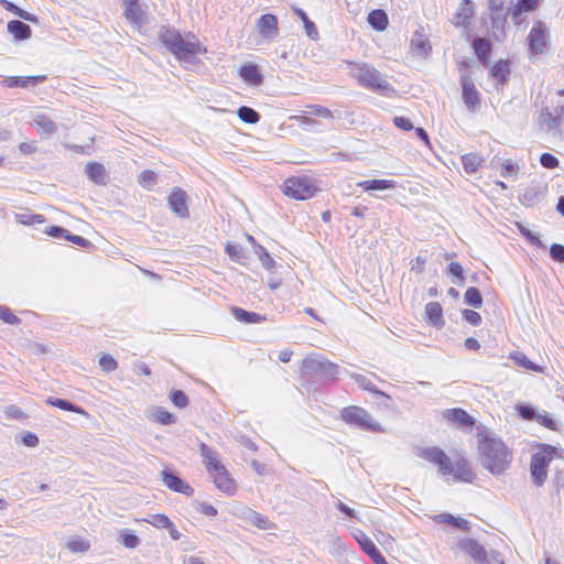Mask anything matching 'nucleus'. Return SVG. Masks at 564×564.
I'll return each instance as SVG.
<instances>
[{"mask_svg": "<svg viewBox=\"0 0 564 564\" xmlns=\"http://www.w3.org/2000/svg\"><path fill=\"white\" fill-rule=\"evenodd\" d=\"M421 457L437 466L438 473L443 477L453 476L454 481L471 484L476 478V474L465 457L460 456L452 462L446 453L437 446L423 448Z\"/></svg>", "mask_w": 564, "mask_h": 564, "instance_id": "obj_1", "label": "nucleus"}, {"mask_svg": "<svg viewBox=\"0 0 564 564\" xmlns=\"http://www.w3.org/2000/svg\"><path fill=\"white\" fill-rule=\"evenodd\" d=\"M479 453L481 465L492 475H500L508 469L511 463V454L499 437L490 434L480 435Z\"/></svg>", "mask_w": 564, "mask_h": 564, "instance_id": "obj_2", "label": "nucleus"}, {"mask_svg": "<svg viewBox=\"0 0 564 564\" xmlns=\"http://www.w3.org/2000/svg\"><path fill=\"white\" fill-rule=\"evenodd\" d=\"M347 65L349 67V75L359 86L386 97H390L395 93V89L384 76L372 65L351 61H348Z\"/></svg>", "mask_w": 564, "mask_h": 564, "instance_id": "obj_3", "label": "nucleus"}, {"mask_svg": "<svg viewBox=\"0 0 564 564\" xmlns=\"http://www.w3.org/2000/svg\"><path fill=\"white\" fill-rule=\"evenodd\" d=\"M159 40L180 62L194 63L197 54L206 52L198 41H185L175 29L163 26L160 30Z\"/></svg>", "mask_w": 564, "mask_h": 564, "instance_id": "obj_4", "label": "nucleus"}, {"mask_svg": "<svg viewBox=\"0 0 564 564\" xmlns=\"http://www.w3.org/2000/svg\"><path fill=\"white\" fill-rule=\"evenodd\" d=\"M539 130L552 142L564 139V105L543 106L536 120Z\"/></svg>", "mask_w": 564, "mask_h": 564, "instance_id": "obj_5", "label": "nucleus"}, {"mask_svg": "<svg viewBox=\"0 0 564 564\" xmlns=\"http://www.w3.org/2000/svg\"><path fill=\"white\" fill-rule=\"evenodd\" d=\"M199 453L203 463L214 479L215 486L227 495H234L236 485L226 467L217 460L213 449L205 443L199 444Z\"/></svg>", "mask_w": 564, "mask_h": 564, "instance_id": "obj_6", "label": "nucleus"}, {"mask_svg": "<svg viewBox=\"0 0 564 564\" xmlns=\"http://www.w3.org/2000/svg\"><path fill=\"white\" fill-rule=\"evenodd\" d=\"M539 448L531 456L530 476L536 487H542L547 479L549 466L557 455V447L550 444H539Z\"/></svg>", "mask_w": 564, "mask_h": 564, "instance_id": "obj_7", "label": "nucleus"}, {"mask_svg": "<svg viewBox=\"0 0 564 564\" xmlns=\"http://www.w3.org/2000/svg\"><path fill=\"white\" fill-rule=\"evenodd\" d=\"M301 370L304 376L328 381L336 379L339 367L322 355L313 352L303 359Z\"/></svg>", "mask_w": 564, "mask_h": 564, "instance_id": "obj_8", "label": "nucleus"}, {"mask_svg": "<svg viewBox=\"0 0 564 564\" xmlns=\"http://www.w3.org/2000/svg\"><path fill=\"white\" fill-rule=\"evenodd\" d=\"M339 417L349 426L357 427L361 431H370L382 433V425L372 419V415L364 408L357 405H348L340 410Z\"/></svg>", "mask_w": 564, "mask_h": 564, "instance_id": "obj_9", "label": "nucleus"}, {"mask_svg": "<svg viewBox=\"0 0 564 564\" xmlns=\"http://www.w3.org/2000/svg\"><path fill=\"white\" fill-rule=\"evenodd\" d=\"M285 196L296 200H305L312 198L317 192V187L312 180L306 176H293L285 180L282 186Z\"/></svg>", "mask_w": 564, "mask_h": 564, "instance_id": "obj_10", "label": "nucleus"}, {"mask_svg": "<svg viewBox=\"0 0 564 564\" xmlns=\"http://www.w3.org/2000/svg\"><path fill=\"white\" fill-rule=\"evenodd\" d=\"M549 43V33L545 23L542 21L534 22L528 35L529 51L533 55H540L545 52Z\"/></svg>", "mask_w": 564, "mask_h": 564, "instance_id": "obj_11", "label": "nucleus"}, {"mask_svg": "<svg viewBox=\"0 0 564 564\" xmlns=\"http://www.w3.org/2000/svg\"><path fill=\"white\" fill-rule=\"evenodd\" d=\"M462 98L468 111L474 112L480 107V94L470 75L460 74Z\"/></svg>", "mask_w": 564, "mask_h": 564, "instance_id": "obj_12", "label": "nucleus"}, {"mask_svg": "<svg viewBox=\"0 0 564 564\" xmlns=\"http://www.w3.org/2000/svg\"><path fill=\"white\" fill-rule=\"evenodd\" d=\"M457 547L468 554L477 564H490L486 549L475 539L464 538L457 542Z\"/></svg>", "mask_w": 564, "mask_h": 564, "instance_id": "obj_13", "label": "nucleus"}, {"mask_svg": "<svg viewBox=\"0 0 564 564\" xmlns=\"http://www.w3.org/2000/svg\"><path fill=\"white\" fill-rule=\"evenodd\" d=\"M169 207L180 218H187L189 210L187 206V195L181 187H173L167 197Z\"/></svg>", "mask_w": 564, "mask_h": 564, "instance_id": "obj_14", "label": "nucleus"}, {"mask_svg": "<svg viewBox=\"0 0 564 564\" xmlns=\"http://www.w3.org/2000/svg\"><path fill=\"white\" fill-rule=\"evenodd\" d=\"M511 65L509 59H498L490 68V76L495 79L496 90H503L510 79Z\"/></svg>", "mask_w": 564, "mask_h": 564, "instance_id": "obj_15", "label": "nucleus"}, {"mask_svg": "<svg viewBox=\"0 0 564 564\" xmlns=\"http://www.w3.org/2000/svg\"><path fill=\"white\" fill-rule=\"evenodd\" d=\"M510 4L505 11L489 12V19L491 22L492 37L497 42H501L506 39V24L508 17L510 15Z\"/></svg>", "mask_w": 564, "mask_h": 564, "instance_id": "obj_16", "label": "nucleus"}, {"mask_svg": "<svg viewBox=\"0 0 564 564\" xmlns=\"http://www.w3.org/2000/svg\"><path fill=\"white\" fill-rule=\"evenodd\" d=\"M162 481L172 491L180 492L188 497L194 494V488L189 484L169 469L162 470Z\"/></svg>", "mask_w": 564, "mask_h": 564, "instance_id": "obj_17", "label": "nucleus"}, {"mask_svg": "<svg viewBox=\"0 0 564 564\" xmlns=\"http://www.w3.org/2000/svg\"><path fill=\"white\" fill-rule=\"evenodd\" d=\"M443 415L448 422L463 429L473 427L475 424V419L462 408L447 409Z\"/></svg>", "mask_w": 564, "mask_h": 564, "instance_id": "obj_18", "label": "nucleus"}, {"mask_svg": "<svg viewBox=\"0 0 564 564\" xmlns=\"http://www.w3.org/2000/svg\"><path fill=\"white\" fill-rule=\"evenodd\" d=\"M257 28L262 37L272 40L278 33V19L274 14H262L257 22Z\"/></svg>", "mask_w": 564, "mask_h": 564, "instance_id": "obj_19", "label": "nucleus"}, {"mask_svg": "<svg viewBox=\"0 0 564 564\" xmlns=\"http://www.w3.org/2000/svg\"><path fill=\"white\" fill-rule=\"evenodd\" d=\"M471 47L481 65L485 67L488 66L492 53L491 41L487 37L475 36L471 41Z\"/></svg>", "mask_w": 564, "mask_h": 564, "instance_id": "obj_20", "label": "nucleus"}, {"mask_svg": "<svg viewBox=\"0 0 564 564\" xmlns=\"http://www.w3.org/2000/svg\"><path fill=\"white\" fill-rule=\"evenodd\" d=\"M46 75L35 76H9L3 79V84L8 88H26L29 86H36L46 80Z\"/></svg>", "mask_w": 564, "mask_h": 564, "instance_id": "obj_21", "label": "nucleus"}, {"mask_svg": "<svg viewBox=\"0 0 564 564\" xmlns=\"http://www.w3.org/2000/svg\"><path fill=\"white\" fill-rule=\"evenodd\" d=\"M31 123L44 137L53 135L58 129L57 124L46 113L34 115Z\"/></svg>", "mask_w": 564, "mask_h": 564, "instance_id": "obj_22", "label": "nucleus"}, {"mask_svg": "<svg viewBox=\"0 0 564 564\" xmlns=\"http://www.w3.org/2000/svg\"><path fill=\"white\" fill-rule=\"evenodd\" d=\"M245 521L251 523L252 525H254L256 528L260 529V530H268V529H271L273 527V523L270 521V519L251 509V508H243L241 510V516H240Z\"/></svg>", "mask_w": 564, "mask_h": 564, "instance_id": "obj_23", "label": "nucleus"}, {"mask_svg": "<svg viewBox=\"0 0 564 564\" xmlns=\"http://www.w3.org/2000/svg\"><path fill=\"white\" fill-rule=\"evenodd\" d=\"M357 540L361 550L370 557L375 564H388L386 557L382 555L381 551L377 547L370 538L362 533L361 536Z\"/></svg>", "mask_w": 564, "mask_h": 564, "instance_id": "obj_24", "label": "nucleus"}, {"mask_svg": "<svg viewBox=\"0 0 564 564\" xmlns=\"http://www.w3.org/2000/svg\"><path fill=\"white\" fill-rule=\"evenodd\" d=\"M411 51L413 54L421 57H426L431 53V43L429 39L423 34L422 29L416 30L413 33V36L411 39Z\"/></svg>", "mask_w": 564, "mask_h": 564, "instance_id": "obj_25", "label": "nucleus"}, {"mask_svg": "<svg viewBox=\"0 0 564 564\" xmlns=\"http://www.w3.org/2000/svg\"><path fill=\"white\" fill-rule=\"evenodd\" d=\"M239 75L250 86H260L263 83V75L256 64H245L239 69Z\"/></svg>", "mask_w": 564, "mask_h": 564, "instance_id": "obj_26", "label": "nucleus"}, {"mask_svg": "<svg viewBox=\"0 0 564 564\" xmlns=\"http://www.w3.org/2000/svg\"><path fill=\"white\" fill-rule=\"evenodd\" d=\"M148 419L152 422L160 423L162 425H172L176 422V415L169 412L163 406H152L149 410Z\"/></svg>", "mask_w": 564, "mask_h": 564, "instance_id": "obj_27", "label": "nucleus"}, {"mask_svg": "<svg viewBox=\"0 0 564 564\" xmlns=\"http://www.w3.org/2000/svg\"><path fill=\"white\" fill-rule=\"evenodd\" d=\"M539 0H517L514 4L510 1V17L514 23H519V18L525 12H533L538 8Z\"/></svg>", "mask_w": 564, "mask_h": 564, "instance_id": "obj_28", "label": "nucleus"}, {"mask_svg": "<svg viewBox=\"0 0 564 564\" xmlns=\"http://www.w3.org/2000/svg\"><path fill=\"white\" fill-rule=\"evenodd\" d=\"M350 378L358 384L360 389L366 390L387 401H391V397L386 392L379 390L366 376L360 373H350Z\"/></svg>", "mask_w": 564, "mask_h": 564, "instance_id": "obj_29", "label": "nucleus"}, {"mask_svg": "<svg viewBox=\"0 0 564 564\" xmlns=\"http://www.w3.org/2000/svg\"><path fill=\"white\" fill-rule=\"evenodd\" d=\"M8 32L15 41H25L31 37V28L21 20H11L7 24Z\"/></svg>", "mask_w": 564, "mask_h": 564, "instance_id": "obj_30", "label": "nucleus"}, {"mask_svg": "<svg viewBox=\"0 0 564 564\" xmlns=\"http://www.w3.org/2000/svg\"><path fill=\"white\" fill-rule=\"evenodd\" d=\"M87 177L97 185H106V169L101 163L88 162L85 166Z\"/></svg>", "mask_w": 564, "mask_h": 564, "instance_id": "obj_31", "label": "nucleus"}, {"mask_svg": "<svg viewBox=\"0 0 564 564\" xmlns=\"http://www.w3.org/2000/svg\"><path fill=\"white\" fill-rule=\"evenodd\" d=\"M544 198V191L541 186L534 185L523 189L519 199L525 206H534Z\"/></svg>", "mask_w": 564, "mask_h": 564, "instance_id": "obj_32", "label": "nucleus"}, {"mask_svg": "<svg viewBox=\"0 0 564 564\" xmlns=\"http://www.w3.org/2000/svg\"><path fill=\"white\" fill-rule=\"evenodd\" d=\"M358 187H361L365 192L372 191H387L392 189L397 186L395 181L393 180H367L361 181L357 184Z\"/></svg>", "mask_w": 564, "mask_h": 564, "instance_id": "obj_33", "label": "nucleus"}, {"mask_svg": "<svg viewBox=\"0 0 564 564\" xmlns=\"http://www.w3.org/2000/svg\"><path fill=\"white\" fill-rule=\"evenodd\" d=\"M367 21L369 25L376 31H384L389 24L388 14L382 9L371 10L368 14Z\"/></svg>", "mask_w": 564, "mask_h": 564, "instance_id": "obj_34", "label": "nucleus"}, {"mask_svg": "<svg viewBox=\"0 0 564 564\" xmlns=\"http://www.w3.org/2000/svg\"><path fill=\"white\" fill-rule=\"evenodd\" d=\"M434 521L437 523H447L453 525L456 529L463 530V531H469L470 524L469 522L459 517H454L451 513H441L434 517Z\"/></svg>", "mask_w": 564, "mask_h": 564, "instance_id": "obj_35", "label": "nucleus"}, {"mask_svg": "<svg viewBox=\"0 0 564 564\" xmlns=\"http://www.w3.org/2000/svg\"><path fill=\"white\" fill-rule=\"evenodd\" d=\"M474 14V6L471 0H463L455 13L457 25H465L469 22Z\"/></svg>", "mask_w": 564, "mask_h": 564, "instance_id": "obj_36", "label": "nucleus"}, {"mask_svg": "<svg viewBox=\"0 0 564 564\" xmlns=\"http://www.w3.org/2000/svg\"><path fill=\"white\" fill-rule=\"evenodd\" d=\"M46 403L51 406H54V408H57V409H61L64 411L74 412V413H78V414H85V415L87 414V412L83 408H80L79 405H77L68 400H65V399L50 397V398H47Z\"/></svg>", "mask_w": 564, "mask_h": 564, "instance_id": "obj_37", "label": "nucleus"}, {"mask_svg": "<svg viewBox=\"0 0 564 564\" xmlns=\"http://www.w3.org/2000/svg\"><path fill=\"white\" fill-rule=\"evenodd\" d=\"M293 11L303 22V26H304L306 35L311 40H314V41L318 40L317 28H316L315 23L308 18L306 12L301 8H294Z\"/></svg>", "mask_w": 564, "mask_h": 564, "instance_id": "obj_38", "label": "nucleus"}, {"mask_svg": "<svg viewBox=\"0 0 564 564\" xmlns=\"http://www.w3.org/2000/svg\"><path fill=\"white\" fill-rule=\"evenodd\" d=\"M225 252L230 258V260L239 264H243L247 260L245 249L238 243L227 242L225 246Z\"/></svg>", "mask_w": 564, "mask_h": 564, "instance_id": "obj_39", "label": "nucleus"}, {"mask_svg": "<svg viewBox=\"0 0 564 564\" xmlns=\"http://www.w3.org/2000/svg\"><path fill=\"white\" fill-rule=\"evenodd\" d=\"M237 116L242 122L249 123V124L258 123L261 119L260 113L257 110H254L253 108L248 107V106L239 107L237 110Z\"/></svg>", "mask_w": 564, "mask_h": 564, "instance_id": "obj_40", "label": "nucleus"}, {"mask_svg": "<svg viewBox=\"0 0 564 564\" xmlns=\"http://www.w3.org/2000/svg\"><path fill=\"white\" fill-rule=\"evenodd\" d=\"M14 218L17 223L24 226H35L39 224H44L46 221V218L41 214H15Z\"/></svg>", "mask_w": 564, "mask_h": 564, "instance_id": "obj_41", "label": "nucleus"}, {"mask_svg": "<svg viewBox=\"0 0 564 564\" xmlns=\"http://www.w3.org/2000/svg\"><path fill=\"white\" fill-rule=\"evenodd\" d=\"M480 163H481L480 156L475 153H468V154H465L462 156V164H463L464 171L467 174L475 173L478 170V167L480 166Z\"/></svg>", "mask_w": 564, "mask_h": 564, "instance_id": "obj_42", "label": "nucleus"}, {"mask_svg": "<svg viewBox=\"0 0 564 564\" xmlns=\"http://www.w3.org/2000/svg\"><path fill=\"white\" fill-rule=\"evenodd\" d=\"M464 302L473 307H480L482 304V295L475 286H469L464 294Z\"/></svg>", "mask_w": 564, "mask_h": 564, "instance_id": "obj_43", "label": "nucleus"}, {"mask_svg": "<svg viewBox=\"0 0 564 564\" xmlns=\"http://www.w3.org/2000/svg\"><path fill=\"white\" fill-rule=\"evenodd\" d=\"M254 253L257 254V257L259 258L262 267L265 270L271 271L272 269H274L276 263H275V261L273 260L271 254L268 252V250L263 246L257 245Z\"/></svg>", "mask_w": 564, "mask_h": 564, "instance_id": "obj_44", "label": "nucleus"}, {"mask_svg": "<svg viewBox=\"0 0 564 564\" xmlns=\"http://www.w3.org/2000/svg\"><path fill=\"white\" fill-rule=\"evenodd\" d=\"M446 273L452 276V282L462 285L465 281L464 268L458 262H451L446 268Z\"/></svg>", "mask_w": 564, "mask_h": 564, "instance_id": "obj_45", "label": "nucleus"}, {"mask_svg": "<svg viewBox=\"0 0 564 564\" xmlns=\"http://www.w3.org/2000/svg\"><path fill=\"white\" fill-rule=\"evenodd\" d=\"M142 13L140 3H138L133 4V7L127 6L123 15L131 24L140 25L142 23Z\"/></svg>", "mask_w": 564, "mask_h": 564, "instance_id": "obj_46", "label": "nucleus"}, {"mask_svg": "<svg viewBox=\"0 0 564 564\" xmlns=\"http://www.w3.org/2000/svg\"><path fill=\"white\" fill-rule=\"evenodd\" d=\"M518 415L525 421H536L539 411L531 404L520 403L516 406Z\"/></svg>", "mask_w": 564, "mask_h": 564, "instance_id": "obj_47", "label": "nucleus"}, {"mask_svg": "<svg viewBox=\"0 0 564 564\" xmlns=\"http://www.w3.org/2000/svg\"><path fill=\"white\" fill-rule=\"evenodd\" d=\"M170 400L178 409H185L189 403L187 394L178 389H174L170 392Z\"/></svg>", "mask_w": 564, "mask_h": 564, "instance_id": "obj_48", "label": "nucleus"}, {"mask_svg": "<svg viewBox=\"0 0 564 564\" xmlns=\"http://www.w3.org/2000/svg\"><path fill=\"white\" fill-rule=\"evenodd\" d=\"M90 544L83 538H74L67 542V549L73 553H84L88 551Z\"/></svg>", "mask_w": 564, "mask_h": 564, "instance_id": "obj_49", "label": "nucleus"}, {"mask_svg": "<svg viewBox=\"0 0 564 564\" xmlns=\"http://www.w3.org/2000/svg\"><path fill=\"white\" fill-rule=\"evenodd\" d=\"M98 365L102 371L109 373L118 368V361L109 354H102L99 357Z\"/></svg>", "mask_w": 564, "mask_h": 564, "instance_id": "obj_50", "label": "nucleus"}, {"mask_svg": "<svg viewBox=\"0 0 564 564\" xmlns=\"http://www.w3.org/2000/svg\"><path fill=\"white\" fill-rule=\"evenodd\" d=\"M120 541L121 543L129 549H134L139 545L140 539L139 536L130 531V530H123L120 534Z\"/></svg>", "mask_w": 564, "mask_h": 564, "instance_id": "obj_51", "label": "nucleus"}, {"mask_svg": "<svg viewBox=\"0 0 564 564\" xmlns=\"http://www.w3.org/2000/svg\"><path fill=\"white\" fill-rule=\"evenodd\" d=\"M139 183L147 188H151L156 183V174L152 170H144L139 175Z\"/></svg>", "mask_w": 564, "mask_h": 564, "instance_id": "obj_52", "label": "nucleus"}, {"mask_svg": "<svg viewBox=\"0 0 564 564\" xmlns=\"http://www.w3.org/2000/svg\"><path fill=\"white\" fill-rule=\"evenodd\" d=\"M145 521L159 529L171 525L170 518L162 513L151 514L149 519H145Z\"/></svg>", "mask_w": 564, "mask_h": 564, "instance_id": "obj_53", "label": "nucleus"}, {"mask_svg": "<svg viewBox=\"0 0 564 564\" xmlns=\"http://www.w3.org/2000/svg\"><path fill=\"white\" fill-rule=\"evenodd\" d=\"M520 234L524 237L531 245L544 249L545 245L541 241L538 235H535L532 230L521 226Z\"/></svg>", "mask_w": 564, "mask_h": 564, "instance_id": "obj_54", "label": "nucleus"}, {"mask_svg": "<svg viewBox=\"0 0 564 564\" xmlns=\"http://www.w3.org/2000/svg\"><path fill=\"white\" fill-rule=\"evenodd\" d=\"M307 112L312 116L325 119H333V112L328 108L323 107L321 105H310L307 106Z\"/></svg>", "mask_w": 564, "mask_h": 564, "instance_id": "obj_55", "label": "nucleus"}, {"mask_svg": "<svg viewBox=\"0 0 564 564\" xmlns=\"http://www.w3.org/2000/svg\"><path fill=\"white\" fill-rule=\"evenodd\" d=\"M540 163L543 167L549 170L556 169L560 165L558 159L549 152H544L541 154Z\"/></svg>", "mask_w": 564, "mask_h": 564, "instance_id": "obj_56", "label": "nucleus"}, {"mask_svg": "<svg viewBox=\"0 0 564 564\" xmlns=\"http://www.w3.org/2000/svg\"><path fill=\"white\" fill-rule=\"evenodd\" d=\"M44 232L55 239H65L67 240L68 230L61 226H50L46 227Z\"/></svg>", "mask_w": 564, "mask_h": 564, "instance_id": "obj_57", "label": "nucleus"}, {"mask_svg": "<svg viewBox=\"0 0 564 564\" xmlns=\"http://www.w3.org/2000/svg\"><path fill=\"white\" fill-rule=\"evenodd\" d=\"M425 317H443V308L438 302H430L425 305Z\"/></svg>", "mask_w": 564, "mask_h": 564, "instance_id": "obj_58", "label": "nucleus"}, {"mask_svg": "<svg viewBox=\"0 0 564 564\" xmlns=\"http://www.w3.org/2000/svg\"><path fill=\"white\" fill-rule=\"evenodd\" d=\"M550 257L555 262L564 263V246L561 243L551 245Z\"/></svg>", "mask_w": 564, "mask_h": 564, "instance_id": "obj_59", "label": "nucleus"}, {"mask_svg": "<svg viewBox=\"0 0 564 564\" xmlns=\"http://www.w3.org/2000/svg\"><path fill=\"white\" fill-rule=\"evenodd\" d=\"M536 422L543 425L544 427L556 431L557 430V422L549 414V413H539L536 417Z\"/></svg>", "mask_w": 564, "mask_h": 564, "instance_id": "obj_60", "label": "nucleus"}, {"mask_svg": "<svg viewBox=\"0 0 564 564\" xmlns=\"http://www.w3.org/2000/svg\"><path fill=\"white\" fill-rule=\"evenodd\" d=\"M518 366L523 367L528 370H536L538 366L531 361L524 354L518 352L512 357Z\"/></svg>", "mask_w": 564, "mask_h": 564, "instance_id": "obj_61", "label": "nucleus"}, {"mask_svg": "<svg viewBox=\"0 0 564 564\" xmlns=\"http://www.w3.org/2000/svg\"><path fill=\"white\" fill-rule=\"evenodd\" d=\"M393 123L397 128H399L402 131H411L412 129H414L413 123L406 117H402V116L398 117L397 116L393 118Z\"/></svg>", "mask_w": 564, "mask_h": 564, "instance_id": "obj_62", "label": "nucleus"}, {"mask_svg": "<svg viewBox=\"0 0 564 564\" xmlns=\"http://www.w3.org/2000/svg\"><path fill=\"white\" fill-rule=\"evenodd\" d=\"M67 241H70V242H73L79 247H83V248H89L93 246V243L89 240H87L86 238L78 236V235H74L70 231H68Z\"/></svg>", "mask_w": 564, "mask_h": 564, "instance_id": "obj_63", "label": "nucleus"}, {"mask_svg": "<svg viewBox=\"0 0 564 564\" xmlns=\"http://www.w3.org/2000/svg\"><path fill=\"white\" fill-rule=\"evenodd\" d=\"M501 175L503 177L510 176L518 170V165L511 160H505L501 164Z\"/></svg>", "mask_w": 564, "mask_h": 564, "instance_id": "obj_64", "label": "nucleus"}]
</instances>
